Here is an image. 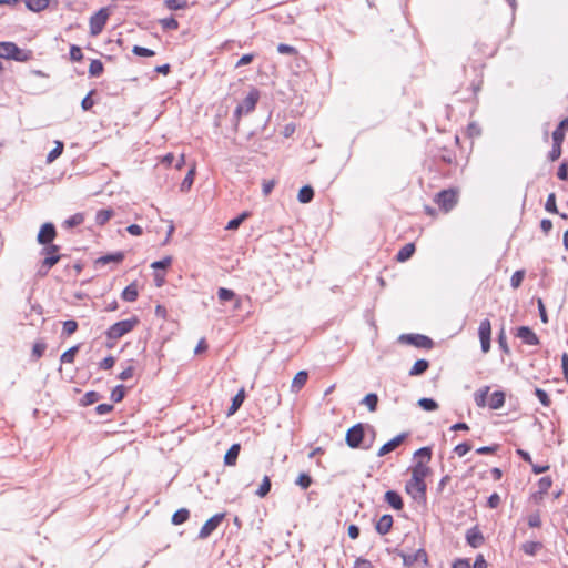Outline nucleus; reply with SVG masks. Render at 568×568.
Segmentation results:
<instances>
[{"label": "nucleus", "mask_w": 568, "mask_h": 568, "mask_svg": "<svg viewBox=\"0 0 568 568\" xmlns=\"http://www.w3.org/2000/svg\"><path fill=\"white\" fill-rule=\"evenodd\" d=\"M429 474V467L423 460H418L412 468V478L407 481L405 489L414 499L425 498V478Z\"/></svg>", "instance_id": "1"}, {"label": "nucleus", "mask_w": 568, "mask_h": 568, "mask_svg": "<svg viewBox=\"0 0 568 568\" xmlns=\"http://www.w3.org/2000/svg\"><path fill=\"white\" fill-rule=\"evenodd\" d=\"M29 52L21 50L13 42H0V58L24 62L29 59Z\"/></svg>", "instance_id": "2"}, {"label": "nucleus", "mask_w": 568, "mask_h": 568, "mask_svg": "<svg viewBox=\"0 0 568 568\" xmlns=\"http://www.w3.org/2000/svg\"><path fill=\"white\" fill-rule=\"evenodd\" d=\"M138 323L139 320L136 317L116 322L108 329L106 336L110 339H119L131 332Z\"/></svg>", "instance_id": "3"}, {"label": "nucleus", "mask_w": 568, "mask_h": 568, "mask_svg": "<svg viewBox=\"0 0 568 568\" xmlns=\"http://www.w3.org/2000/svg\"><path fill=\"white\" fill-rule=\"evenodd\" d=\"M258 91L257 90H252L247 95L246 98L242 101V103H240L236 109H235V112H234V115L240 119L242 116V114H247L250 112H252L255 106H256V103L258 101Z\"/></svg>", "instance_id": "4"}, {"label": "nucleus", "mask_w": 568, "mask_h": 568, "mask_svg": "<svg viewBox=\"0 0 568 568\" xmlns=\"http://www.w3.org/2000/svg\"><path fill=\"white\" fill-rule=\"evenodd\" d=\"M109 19V11L105 8L100 9L90 18V34L98 36L102 32L106 21Z\"/></svg>", "instance_id": "5"}, {"label": "nucleus", "mask_w": 568, "mask_h": 568, "mask_svg": "<svg viewBox=\"0 0 568 568\" xmlns=\"http://www.w3.org/2000/svg\"><path fill=\"white\" fill-rule=\"evenodd\" d=\"M435 202L445 212H449L457 204V193L453 190H444L436 195Z\"/></svg>", "instance_id": "6"}, {"label": "nucleus", "mask_w": 568, "mask_h": 568, "mask_svg": "<svg viewBox=\"0 0 568 568\" xmlns=\"http://www.w3.org/2000/svg\"><path fill=\"white\" fill-rule=\"evenodd\" d=\"M478 336L483 353H488L490 349L491 324L489 320H483L478 327Z\"/></svg>", "instance_id": "7"}, {"label": "nucleus", "mask_w": 568, "mask_h": 568, "mask_svg": "<svg viewBox=\"0 0 568 568\" xmlns=\"http://www.w3.org/2000/svg\"><path fill=\"white\" fill-rule=\"evenodd\" d=\"M364 438V426L356 424L346 433V444L351 448H357Z\"/></svg>", "instance_id": "8"}, {"label": "nucleus", "mask_w": 568, "mask_h": 568, "mask_svg": "<svg viewBox=\"0 0 568 568\" xmlns=\"http://www.w3.org/2000/svg\"><path fill=\"white\" fill-rule=\"evenodd\" d=\"M399 339L419 348H430L433 345L429 337L419 334H405L402 335Z\"/></svg>", "instance_id": "9"}, {"label": "nucleus", "mask_w": 568, "mask_h": 568, "mask_svg": "<svg viewBox=\"0 0 568 568\" xmlns=\"http://www.w3.org/2000/svg\"><path fill=\"white\" fill-rule=\"evenodd\" d=\"M223 518L224 514H216L206 520L199 532V538L206 539L219 527Z\"/></svg>", "instance_id": "10"}, {"label": "nucleus", "mask_w": 568, "mask_h": 568, "mask_svg": "<svg viewBox=\"0 0 568 568\" xmlns=\"http://www.w3.org/2000/svg\"><path fill=\"white\" fill-rule=\"evenodd\" d=\"M399 555L403 559L404 566L406 567H412L416 562L427 564V554L424 549H418L414 554L400 552Z\"/></svg>", "instance_id": "11"}, {"label": "nucleus", "mask_w": 568, "mask_h": 568, "mask_svg": "<svg viewBox=\"0 0 568 568\" xmlns=\"http://www.w3.org/2000/svg\"><path fill=\"white\" fill-rule=\"evenodd\" d=\"M55 227L52 223H44L39 233H38V242L40 244H50L55 237Z\"/></svg>", "instance_id": "12"}, {"label": "nucleus", "mask_w": 568, "mask_h": 568, "mask_svg": "<svg viewBox=\"0 0 568 568\" xmlns=\"http://www.w3.org/2000/svg\"><path fill=\"white\" fill-rule=\"evenodd\" d=\"M406 436H407V434H405V433H402V434L395 436L393 439H390L389 442H387L379 448L377 455L379 457H382V456L389 454L390 452L396 449L404 442Z\"/></svg>", "instance_id": "13"}, {"label": "nucleus", "mask_w": 568, "mask_h": 568, "mask_svg": "<svg viewBox=\"0 0 568 568\" xmlns=\"http://www.w3.org/2000/svg\"><path fill=\"white\" fill-rule=\"evenodd\" d=\"M466 540L473 548H478L484 544V536L478 527H471L466 532Z\"/></svg>", "instance_id": "14"}, {"label": "nucleus", "mask_w": 568, "mask_h": 568, "mask_svg": "<svg viewBox=\"0 0 568 568\" xmlns=\"http://www.w3.org/2000/svg\"><path fill=\"white\" fill-rule=\"evenodd\" d=\"M517 337H519L527 345L539 344L537 335L528 326H520L517 332Z\"/></svg>", "instance_id": "15"}, {"label": "nucleus", "mask_w": 568, "mask_h": 568, "mask_svg": "<svg viewBox=\"0 0 568 568\" xmlns=\"http://www.w3.org/2000/svg\"><path fill=\"white\" fill-rule=\"evenodd\" d=\"M393 526V517L390 515H383L376 524V530L381 535L389 532Z\"/></svg>", "instance_id": "16"}, {"label": "nucleus", "mask_w": 568, "mask_h": 568, "mask_svg": "<svg viewBox=\"0 0 568 568\" xmlns=\"http://www.w3.org/2000/svg\"><path fill=\"white\" fill-rule=\"evenodd\" d=\"M307 378H308L307 372L306 371H300L294 376V378L292 381V385H291L292 392L293 393L300 392L304 387V385L306 384Z\"/></svg>", "instance_id": "17"}, {"label": "nucleus", "mask_w": 568, "mask_h": 568, "mask_svg": "<svg viewBox=\"0 0 568 568\" xmlns=\"http://www.w3.org/2000/svg\"><path fill=\"white\" fill-rule=\"evenodd\" d=\"M385 500L396 510H400L403 508L402 497L394 490H388L385 493Z\"/></svg>", "instance_id": "18"}, {"label": "nucleus", "mask_w": 568, "mask_h": 568, "mask_svg": "<svg viewBox=\"0 0 568 568\" xmlns=\"http://www.w3.org/2000/svg\"><path fill=\"white\" fill-rule=\"evenodd\" d=\"M240 444H233L229 450L226 452L225 456H224V463L225 465L227 466H233L236 464V459L239 457V454H240Z\"/></svg>", "instance_id": "19"}, {"label": "nucleus", "mask_w": 568, "mask_h": 568, "mask_svg": "<svg viewBox=\"0 0 568 568\" xmlns=\"http://www.w3.org/2000/svg\"><path fill=\"white\" fill-rule=\"evenodd\" d=\"M415 252V244L414 243H407L405 244L397 253L396 260L398 262H406L409 260Z\"/></svg>", "instance_id": "20"}, {"label": "nucleus", "mask_w": 568, "mask_h": 568, "mask_svg": "<svg viewBox=\"0 0 568 568\" xmlns=\"http://www.w3.org/2000/svg\"><path fill=\"white\" fill-rule=\"evenodd\" d=\"M504 403H505L504 393L497 390L490 395L489 400H488V406L491 409H499L500 407H503Z\"/></svg>", "instance_id": "21"}, {"label": "nucleus", "mask_w": 568, "mask_h": 568, "mask_svg": "<svg viewBox=\"0 0 568 568\" xmlns=\"http://www.w3.org/2000/svg\"><path fill=\"white\" fill-rule=\"evenodd\" d=\"M124 258V254L122 252H116L113 254H106L97 260V264L105 265L108 263H120Z\"/></svg>", "instance_id": "22"}, {"label": "nucleus", "mask_w": 568, "mask_h": 568, "mask_svg": "<svg viewBox=\"0 0 568 568\" xmlns=\"http://www.w3.org/2000/svg\"><path fill=\"white\" fill-rule=\"evenodd\" d=\"M138 286L135 283L128 285L122 292V298L126 302H134L138 298Z\"/></svg>", "instance_id": "23"}, {"label": "nucleus", "mask_w": 568, "mask_h": 568, "mask_svg": "<svg viewBox=\"0 0 568 568\" xmlns=\"http://www.w3.org/2000/svg\"><path fill=\"white\" fill-rule=\"evenodd\" d=\"M194 176H195V165H192V168L189 170V172L186 173L185 178L183 179V181L180 185L181 192H187L192 187L193 182H194Z\"/></svg>", "instance_id": "24"}, {"label": "nucleus", "mask_w": 568, "mask_h": 568, "mask_svg": "<svg viewBox=\"0 0 568 568\" xmlns=\"http://www.w3.org/2000/svg\"><path fill=\"white\" fill-rule=\"evenodd\" d=\"M26 7L34 12H40L48 8L49 0H24Z\"/></svg>", "instance_id": "25"}, {"label": "nucleus", "mask_w": 568, "mask_h": 568, "mask_svg": "<svg viewBox=\"0 0 568 568\" xmlns=\"http://www.w3.org/2000/svg\"><path fill=\"white\" fill-rule=\"evenodd\" d=\"M428 366H429V363L426 359H418L415 362V364L410 368L409 375L410 376L422 375L423 373H425L427 371Z\"/></svg>", "instance_id": "26"}, {"label": "nucleus", "mask_w": 568, "mask_h": 568, "mask_svg": "<svg viewBox=\"0 0 568 568\" xmlns=\"http://www.w3.org/2000/svg\"><path fill=\"white\" fill-rule=\"evenodd\" d=\"M313 196H314L313 189L308 185H305L300 190L297 199L301 203H308L312 201Z\"/></svg>", "instance_id": "27"}, {"label": "nucleus", "mask_w": 568, "mask_h": 568, "mask_svg": "<svg viewBox=\"0 0 568 568\" xmlns=\"http://www.w3.org/2000/svg\"><path fill=\"white\" fill-rule=\"evenodd\" d=\"M378 403V397L374 393L367 394L363 399L362 404L365 405L369 412H375Z\"/></svg>", "instance_id": "28"}, {"label": "nucleus", "mask_w": 568, "mask_h": 568, "mask_svg": "<svg viewBox=\"0 0 568 568\" xmlns=\"http://www.w3.org/2000/svg\"><path fill=\"white\" fill-rule=\"evenodd\" d=\"M189 510L185 509V508H181L179 510H176L173 516H172V523L174 525H181L183 523H185L189 518Z\"/></svg>", "instance_id": "29"}, {"label": "nucleus", "mask_w": 568, "mask_h": 568, "mask_svg": "<svg viewBox=\"0 0 568 568\" xmlns=\"http://www.w3.org/2000/svg\"><path fill=\"white\" fill-rule=\"evenodd\" d=\"M63 151V143L61 141H55V146L49 152L47 155V162L52 163L55 161Z\"/></svg>", "instance_id": "30"}, {"label": "nucleus", "mask_w": 568, "mask_h": 568, "mask_svg": "<svg viewBox=\"0 0 568 568\" xmlns=\"http://www.w3.org/2000/svg\"><path fill=\"white\" fill-rule=\"evenodd\" d=\"M542 547L538 541H527L523 544L521 549L525 554L534 556Z\"/></svg>", "instance_id": "31"}, {"label": "nucleus", "mask_w": 568, "mask_h": 568, "mask_svg": "<svg viewBox=\"0 0 568 568\" xmlns=\"http://www.w3.org/2000/svg\"><path fill=\"white\" fill-rule=\"evenodd\" d=\"M244 389H241L232 399V405L230 407V412L229 414H234L239 408L240 406L242 405V403L244 402Z\"/></svg>", "instance_id": "32"}, {"label": "nucleus", "mask_w": 568, "mask_h": 568, "mask_svg": "<svg viewBox=\"0 0 568 568\" xmlns=\"http://www.w3.org/2000/svg\"><path fill=\"white\" fill-rule=\"evenodd\" d=\"M83 221H84L83 214L77 213V214L70 216L69 219H67L64 221L63 225L68 229H71V227L80 225L81 223H83Z\"/></svg>", "instance_id": "33"}, {"label": "nucleus", "mask_w": 568, "mask_h": 568, "mask_svg": "<svg viewBox=\"0 0 568 568\" xmlns=\"http://www.w3.org/2000/svg\"><path fill=\"white\" fill-rule=\"evenodd\" d=\"M103 72V63L100 60H92L89 65V74L91 77H99Z\"/></svg>", "instance_id": "34"}, {"label": "nucleus", "mask_w": 568, "mask_h": 568, "mask_svg": "<svg viewBox=\"0 0 568 568\" xmlns=\"http://www.w3.org/2000/svg\"><path fill=\"white\" fill-rule=\"evenodd\" d=\"M418 405L424 409V410H427V412H433V410H436L438 408V404L432 399V398H420L418 400Z\"/></svg>", "instance_id": "35"}, {"label": "nucleus", "mask_w": 568, "mask_h": 568, "mask_svg": "<svg viewBox=\"0 0 568 568\" xmlns=\"http://www.w3.org/2000/svg\"><path fill=\"white\" fill-rule=\"evenodd\" d=\"M271 489V480L268 476H264L262 484L260 485L258 489L256 490V495L261 498L265 497Z\"/></svg>", "instance_id": "36"}, {"label": "nucleus", "mask_w": 568, "mask_h": 568, "mask_svg": "<svg viewBox=\"0 0 568 568\" xmlns=\"http://www.w3.org/2000/svg\"><path fill=\"white\" fill-rule=\"evenodd\" d=\"M247 216H248V213L243 212L237 217L232 219L231 221H229V223L226 225V230H231V231L236 230L246 220Z\"/></svg>", "instance_id": "37"}, {"label": "nucleus", "mask_w": 568, "mask_h": 568, "mask_svg": "<svg viewBox=\"0 0 568 568\" xmlns=\"http://www.w3.org/2000/svg\"><path fill=\"white\" fill-rule=\"evenodd\" d=\"M78 349H79V346H73V347L69 348L61 355L60 361L62 363H70V364L73 363L74 357L78 353Z\"/></svg>", "instance_id": "38"}, {"label": "nucleus", "mask_w": 568, "mask_h": 568, "mask_svg": "<svg viewBox=\"0 0 568 568\" xmlns=\"http://www.w3.org/2000/svg\"><path fill=\"white\" fill-rule=\"evenodd\" d=\"M217 297L221 302H229L235 298V293L232 290L221 287L217 291Z\"/></svg>", "instance_id": "39"}, {"label": "nucleus", "mask_w": 568, "mask_h": 568, "mask_svg": "<svg viewBox=\"0 0 568 568\" xmlns=\"http://www.w3.org/2000/svg\"><path fill=\"white\" fill-rule=\"evenodd\" d=\"M112 215L113 212L111 210H100L95 215V222L100 225H103L111 219Z\"/></svg>", "instance_id": "40"}, {"label": "nucleus", "mask_w": 568, "mask_h": 568, "mask_svg": "<svg viewBox=\"0 0 568 568\" xmlns=\"http://www.w3.org/2000/svg\"><path fill=\"white\" fill-rule=\"evenodd\" d=\"M552 480L550 477L546 476L539 479L538 481V494L544 495L546 494L549 488L551 487Z\"/></svg>", "instance_id": "41"}, {"label": "nucleus", "mask_w": 568, "mask_h": 568, "mask_svg": "<svg viewBox=\"0 0 568 568\" xmlns=\"http://www.w3.org/2000/svg\"><path fill=\"white\" fill-rule=\"evenodd\" d=\"M524 276H525V271H524V270L516 271V272L511 275V278H510V285H511L514 288H518V287L521 285V282H523V280H524Z\"/></svg>", "instance_id": "42"}, {"label": "nucleus", "mask_w": 568, "mask_h": 568, "mask_svg": "<svg viewBox=\"0 0 568 568\" xmlns=\"http://www.w3.org/2000/svg\"><path fill=\"white\" fill-rule=\"evenodd\" d=\"M164 4L170 10H180L186 7V0H165Z\"/></svg>", "instance_id": "43"}, {"label": "nucleus", "mask_w": 568, "mask_h": 568, "mask_svg": "<svg viewBox=\"0 0 568 568\" xmlns=\"http://www.w3.org/2000/svg\"><path fill=\"white\" fill-rule=\"evenodd\" d=\"M160 23L166 30H176L179 28V22L173 17L161 19Z\"/></svg>", "instance_id": "44"}, {"label": "nucleus", "mask_w": 568, "mask_h": 568, "mask_svg": "<svg viewBox=\"0 0 568 568\" xmlns=\"http://www.w3.org/2000/svg\"><path fill=\"white\" fill-rule=\"evenodd\" d=\"M100 399V395L97 392H88L84 394L82 398V404L84 406L92 405Z\"/></svg>", "instance_id": "45"}, {"label": "nucleus", "mask_w": 568, "mask_h": 568, "mask_svg": "<svg viewBox=\"0 0 568 568\" xmlns=\"http://www.w3.org/2000/svg\"><path fill=\"white\" fill-rule=\"evenodd\" d=\"M545 209L549 213H558L555 193H550L548 195L546 204H545Z\"/></svg>", "instance_id": "46"}, {"label": "nucleus", "mask_w": 568, "mask_h": 568, "mask_svg": "<svg viewBox=\"0 0 568 568\" xmlns=\"http://www.w3.org/2000/svg\"><path fill=\"white\" fill-rule=\"evenodd\" d=\"M312 484V478L305 474V473H302L298 475L297 479H296V485H298L302 489H307Z\"/></svg>", "instance_id": "47"}, {"label": "nucleus", "mask_w": 568, "mask_h": 568, "mask_svg": "<svg viewBox=\"0 0 568 568\" xmlns=\"http://www.w3.org/2000/svg\"><path fill=\"white\" fill-rule=\"evenodd\" d=\"M172 263V258L170 256H166L160 261H155L151 264V267L154 268V270H165L166 267H169Z\"/></svg>", "instance_id": "48"}, {"label": "nucleus", "mask_w": 568, "mask_h": 568, "mask_svg": "<svg viewBox=\"0 0 568 568\" xmlns=\"http://www.w3.org/2000/svg\"><path fill=\"white\" fill-rule=\"evenodd\" d=\"M132 52L139 57H153L155 54L154 51L140 45H134Z\"/></svg>", "instance_id": "49"}, {"label": "nucleus", "mask_w": 568, "mask_h": 568, "mask_svg": "<svg viewBox=\"0 0 568 568\" xmlns=\"http://www.w3.org/2000/svg\"><path fill=\"white\" fill-rule=\"evenodd\" d=\"M535 395L537 396V398L539 399V402L544 405V406H549L550 405V398L548 396V394L541 389V388H536L535 389Z\"/></svg>", "instance_id": "50"}, {"label": "nucleus", "mask_w": 568, "mask_h": 568, "mask_svg": "<svg viewBox=\"0 0 568 568\" xmlns=\"http://www.w3.org/2000/svg\"><path fill=\"white\" fill-rule=\"evenodd\" d=\"M78 329V323L75 321L69 320L63 323V333L67 335L73 334Z\"/></svg>", "instance_id": "51"}, {"label": "nucleus", "mask_w": 568, "mask_h": 568, "mask_svg": "<svg viewBox=\"0 0 568 568\" xmlns=\"http://www.w3.org/2000/svg\"><path fill=\"white\" fill-rule=\"evenodd\" d=\"M124 397V387L122 385L116 386L112 393L111 398L113 402L119 403Z\"/></svg>", "instance_id": "52"}, {"label": "nucleus", "mask_w": 568, "mask_h": 568, "mask_svg": "<svg viewBox=\"0 0 568 568\" xmlns=\"http://www.w3.org/2000/svg\"><path fill=\"white\" fill-rule=\"evenodd\" d=\"M415 456L424 458V463H428L432 458V450L429 447H422L418 450L415 452Z\"/></svg>", "instance_id": "53"}, {"label": "nucleus", "mask_w": 568, "mask_h": 568, "mask_svg": "<svg viewBox=\"0 0 568 568\" xmlns=\"http://www.w3.org/2000/svg\"><path fill=\"white\" fill-rule=\"evenodd\" d=\"M487 393H488V387H486L485 390H480L475 394V402H476L477 406L484 407L486 405Z\"/></svg>", "instance_id": "54"}, {"label": "nucleus", "mask_w": 568, "mask_h": 568, "mask_svg": "<svg viewBox=\"0 0 568 568\" xmlns=\"http://www.w3.org/2000/svg\"><path fill=\"white\" fill-rule=\"evenodd\" d=\"M59 260H60L59 255L45 256L44 260L42 261L43 267H45L47 270H50L52 266H54L59 262Z\"/></svg>", "instance_id": "55"}, {"label": "nucleus", "mask_w": 568, "mask_h": 568, "mask_svg": "<svg viewBox=\"0 0 568 568\" xmlns=\"http://www.w3.org/2000/svg\"><path fill=\"white\" fill-rule=\"evenodd\" d=\"M471 449V446L467 443H462V444H458L454 452L459 456V457H463L465 456L469 450Z\"/></svg>", "instance_id": "56"}, {"label": "nucleus", "mask_w": 568, "mask_h": 568, "mask_svg": "<svg viewBox=\"0 0 568 568\" xmlns=\"http://www.w3.org/2000/svg\"><path fill=\"white\" fill-rule=\"evenodd\" d=\"M70 58L73 61L82 60L83 54H82L81 49L78 45H75V44L71 45V48H70Z\"/></svg>", "instance_id": "57"}, {"label": "nucleus", "mask_w": 568, "mask_h": 568, "mask_svg": "<svg viewBox=\"0 0 568 568\" xmlns=\"http://www.w3.org/2000/svg\"><path fill=\"white\" fill-rule=\"evenodd\" d=\"M552 140H554V144H558V145H561V143L564 142L565 140V132L560 129H556L554 132H552Z\"/></svg>", "instance_id": "58"}, {"label": "nucleus", "mask_w": 568, "mask_h": 568, "mask_svg": "<svg viewBox=\"0 0 568 568\" xmlns=\"http://www.w3.org/2000/svg\"><path fill=\"white\" fill-rule=\"evenodd\" d=\"M498 344L500 346V348L505 352V353H508L509 352V348H508V344H507V339H506V334H505V331L501 329L499 335H498Z\"/></svg>", "instance_id": "59"}, {"label": "nucleus", "mask_w": 568, "mask_h": 568, "mask_svg": "<svg viewBox=\"0 0 568 568\" xmlns=\"http://www.w3.org/2000/svg\"><path fill=\"white\" fill-rule=\"evenodd\" d=\"M277 51L281 54H293V53L296 52V49L294 47H292V45L281 43V44L277 45Z\"/></svg>", "instance_id": "60"}, {"label": "nucleus", "mask_w": 568, "mask_h": 568, "mask_svg": "<svg viewBox=\"0 0 568 568\" xmlns=\"http://www.w3.org/2000/svg\"><path fill=\"white\" fill-rule=\"evenodd\" d=\"M45 351V344L44 343H36L32 348V354L39 358L43 355Z\"/></svg>", "instance_id": "61"}, {"label": "nucleus", "mask_w": 568, "mask_h": 568, "mask_svg": "<svg viewBox=\"0 0 568 568\" xmlns=\"http://www.w3.org/2000/svg\"><path fill=\"white\" fill-rule=\"evenodd\" d=\"M114 363H115L114 357L113 356H108V357H105L104 359H102L100 362V367L102 369H110V368L113 367Z\"/></svg>", "instance_id": "62"}, {"label": "nucleus", "mask_w": 568, "mask_h": 568, "mask_svg": "<svg viewBox=\"0 0 568 568\" xmlns=\"http://www.w3.org/2000/svg\"><path fill=\"white\" fill-rule=\"evenodd\" d=\"M353 568H373V565L369 560L367 559H364V558H357L355 560V564H354V567Z\"/></svg>", "instance_id": "63"}, {"label": "nucleus", "mask_w": 568, "mask_h": 568, "mask_svg": "<svg viewBox=\"0 0 568 568\" xmlns=\"http://www.w3.org/2000/svg\"><path fill=\"white\" fill-rule=\"evenodd\" d=\"M473 568H487V562L483 555L476 557Z\"/></svg>", "instance_id": "64"}]
</instances>
